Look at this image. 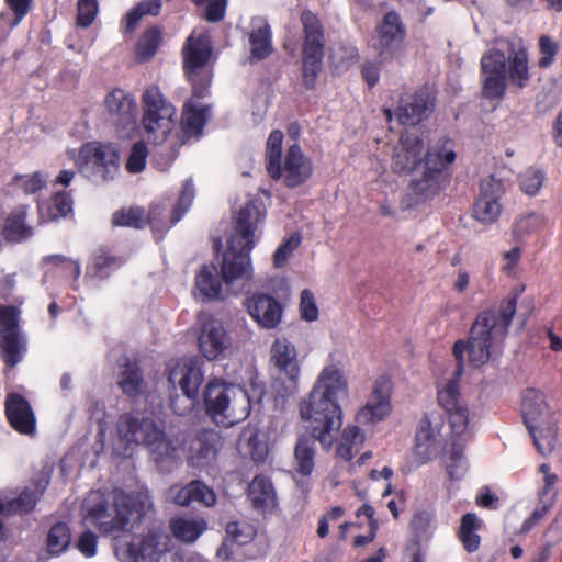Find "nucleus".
Listing matches in <instances>:
<instances>
[{
	"mask_svg": "<svg viewBox=\"0 0 562 562\" xmlns=\"http://www.w3.org/2000/svg\"><path fill=\"white\" fill-rule=\"evenodd\" d=\"M456 159L452 138L441 136L425 151L424 139L419 135L404 132L394 147L392 169L396 173L413 172L411 191L419 200H426L437 195L449 183Z\"/></svg>",
	"mask_w": 562,
	"mask_h": 562,
	"instance_id": "f257e3e1",
	"label": "nucleus"
},
{
	"mask_svg": "<svg viewBox=\"0 0 562 562\" xmlns=\"http://www.w3.org/2000/svg\"><path fill=\"white\" fill-rule=\"evenodd\" d=\"M145 106L142 124L150 142L160 145L154 155L153 164L159 170L170 167L177 157L178 148L191 137L199 138L211 116V108L200 106L192 98L183 108L182 136L173 134L176 108L169 103L156 86L148 87L143 93Z\"/></svg>",
	"mask_w": 562,
	"mask_h": 562,
	"instance_id": "f03ea898",
	"label": "nucleus"
},
{
	"mask_svg": "<svg viewBox=\"0 0 562 562\" xmlns=\"http://www.w3.org/2000/svg\"><path fill=\"white\" fill-rule=\"evenodd\" d=\"M522 291L524 288L514 289L498 307L479 313L471 326L468 340L454 342L453 356L458 362L457 376L463 372L464 353L468 355L469 363L475 368L497 359L503 353L508 328L516 314L517 301Z\"/></svg>",
	"mask_w": 562,
	"mask_h": 562,
	"instance_id": "7ed1b4c3",
	"label": "nucleus"
},
{
	"mask_svg": "<svg viewBox=\"0 0 562 562\" xmlns=\"http://www.w3.org/2000/svg\"><path fill=\"white\" fill-rule=\"evenodd\" d=\"M151 507L153 502L146 488L133 493L114 488L110 497L93 491L85 501L83 519L106 536L132 528Z\"/></svg>",
	"mask_w": 562,
	"mask_h": 562,
	"instance_id": "20e7f679",
	"label": "nucleus"
},
{
	"mask_svg": "<svg viewBox=\"0 0 562 562\" xmlns=\"http://www.w3.org/2000/svg\"><path fill=\"white\" fill-rule=\"evenodd\" d=\"M266 211L260 200H250L236 214L235 225L227 250L221 265L226 285L237 280H249L252 276L250 252L257 243V231L263 222Z\"/></svg>",
	"mask_w": 562,
	"mask_h": 562,
	"instance_id": "39448f33",
	"label": "nucleus"
},
{
	"mask_svg": "<svg viewBox=\"0 0 562 562\" xmlns=\"http://www.w3.org/2000/svg\"><path fill=\"white\" fill-rule=\"evenodd\" d=\"M527 48L522 42L508 41L507 54L492 48L481 58L482 94L490 100H501L507 83L525 88L530 79Z\"/></svg>",
	"mask_w": 562,
	"mask_h": 562,
	"instance_id": "423d86ee",
	"label": "nucleus"
},
{
	"mask_svg": "<svg viewBox=\"0 0 562 562\" xmlns=\"http://www.w3.org/2000/svg\"><path fill=\"white\" fill-rule=\"evenodd\" d=\"M116 429L122 441L144 445L151 459L161 467L178 462L184 453L186 439L182 436H168L151 418L123 414Z\"/></svg>",
	"mask_w": 562,
	"mask_h": 562,
	"instance_id": "0eeeda50",
	"label": "nucleus"
},
{
	"mask_svg": "<svg viewBox=\"0 0 562 562\" xmlns=\"http://www.w3.org/2000/svg\"><path fill=\"white\" fill-rule=\"evenodd\" d=\"M318 375V442L324 448L331 447L342 426V409L339 404L348 395V381L344 366L330 355Z\"/></svg>",
	"mask_w": 562,
	"mask_h": 562,
	"instance_id": "6e6552de",
	"label": "nucleus"
},
{
	"mask_svg": "<svg viewBox=\"0 0 562 562\" xmlns=\"http://www.w3.org/2000/svg\"><path fill=\"white\" fill-rule=\"evenodd\" d=\"M205 412L218 426L232 427L245 420L251 411L248 393L223 379H211L204 392Z\"/></svg>",
	"mask_w": 562,
	"mask_h": 562,
	"instance_id": "1a4fd4ad",
	"label": "nucleus"
},
{
	"mask_svg": "<svg viewBox=\"0 0 562 562\" xmlns=\"http://www.w3.org/2000/svg\"><path fill=\"white\" fill-rule=\"evenodd\" d=\"M283 133L274 130L266 144V161L269 176L276 180L283 178L288 187L301 184L310 175V168L297 144L289 147L284 165L281 164Z\"/></svg>",
	"mask_w": 562,
	"mask_h": 562,
	"instance_id": "9d476101",
	"label": "nucleus"
},
{
	"mask_svg": "<svg viewBox=\"0 0 562 562\" xmlns=\"http://www.w3.org/2000/svg\"><path fill=\"white\" fill-rule=\"evenodd\" d=\"M212 43L207 32H193L183 48V68L193 88L194 98H203L212 81L210 59Z\"/></svg>",
	"mask_w": 562,
	"mask_h": 562,
	"instance_id": "9b49d317",
	"label": "nucleus"
},
{
	"mask_svg": "<svg viewBox=\"0 0 562 562\" xmlns=\"http://www.w3.org/2000/svg\"><path fill=\"white\" fill-rule=\"evenodd\" d=\"M76 165L90 179L112 180L120 170L119 148L111 143H87L81 146Z\"/></svg>",
	"mask_w": 562,
	"mask_h": 562,
	"instance_id": "f8f14e48",
	"label": "nucleus"
},
{
	"mask_svg": "<svg viewBox=\"0 0 562 562\" xmlns=\"http://www.w3.org/2000/svg\"><path fill=\"white\" fill-rule=\"evenodd\" d=\"M168 536L149 531L144 537L121 535L114 538L113 547L116 558L121 562H159L169 551Z\"/></svg>",
	"mask_w": 562,
	"mask_h": 562,
	"instance_id": "ddd939ff",
	"label": "nucleus"
},
{
	"mask_svg": "<svg viewBox=\"0 0 562 562\" xmlns=\"http://www.w3.org/2000/svg\"><path fill=\"white\" fill-rule=\"evenodd\" d=\"M438 402L448 416L453 441H468L471 437L472 425L469 409L460 397L456 380H450L438 391Z\"/></svg>",
	"mask_w": 562,
	"mask_h": 562,
	"instance_id": "4468645a",
	"label": "nucleus"
},
{
	"mask_svg": "<svg viewBox=\"0 0 562 562\" xmlns=\"http://www.w3.org/2000/svg\"><path fill=\"white\" fill-rule=\"evenodd\" d=\"M169 382L175 385L177 382L186 395V404L180 407L178 405L179 397H172L170 406L177 415H184L193 407V402L199 394L201 384L204 381V371L202 363L198 359H190L182 363H178L169 372Z\"/></svg>",
	"mask_w": 562,
	"mask_h": 562,
	"instance_id": "2eb2a0df",
	"label": "nucleus"
},
{
	"mask_svg": "<svg viewBox=\"0 0 562 562\" xmlns=\"http://www.w3.org/2000/svg\"><path fill=\"white\" fill-rule=\"evenodd\" d=\"M52 469L44 468L36 474L31 486L25 487L18 496L8 497L0 495V540L5 539L2 517L26 514L34 509L36 502L45 492L50 481Z\"/></svg>",
	"mask_w": 562,
	"mask_h": 562,
	"instance_id": "dca6fc26",
	"label": "nucleus"
},
{
	"mask_svg": "<svg viewBox=\"0 0 562 562\" xmlns=\"http://www.w3.org/2000/svg\"><path fill=\"white\" fill-rule=\"evenodd\" d=\"M315 386L311 390L307 400L303 401L300 406L301 418L308 422L306 434H301L295 447L296 470L302 475H310L314 470V445L316 442V426L313 417L316 414L314 394Z\"/></svg>",
	"mask_w": 562,
	"mask_h": 562,
	"instance_id": "f3484780",
	"label": "nucleus"
},
{
	"mask_svg": "<svg viewBox=\"0 0 562 562\" xmlns=\"http://www.w3.org/2000/svg\"><path fill=\"white\" fill-rule=\"evenodd\" d=\"M109 120L122 137H131L136 130L137 103L135 98L122 89H114L104 99Z\"/></svg>",
	"mask_w": 562,
	"mask_h": 562,
	"instance_id": "a211bd4d",
	"label": "nucleus"
},
{
	"mask_svg": "<svg viewBox=\"0 0 562 562\" xmlns=\"http://www.w3.org/2000/svg\"><path fill=\"white\" fill-rule=\"evenodd\" d=\"M0 347L4 361L15 366L26 350V344L19 330V311L0 305Z\"/></svg>",
	"mask_w": 562,
	"mask_h": 562,
	"instance_id": "6ab92c4d",
	"label": "nucleus"
},
{
	"mask_svg": "<svg viewBox=\"0 0 562 562\" xmlns=\"http://www.w3.org/2000/svg\"><path fill=\"white\" fill-rule=\"evenodd\" d=\"M505 193L504 182L490 175L480 182V193L473 205V216L483 224H493L499 217L503 205L501 200Z\"/></svg>",
	"mask_w": 562,
	"mask_h": 562,
	"instance_id": "aec40b11",
	"label": "nucleus"
},
{
	"mask_svg": "<svg viewBox=\"0 0 562 562\" xmlns=\"http://www.w3.org/2000/svg\"><path fill=\"white\" fill-rule=\"evenodd\" d=\"M391 391L392 383L390 378L386 375L379 376L373 384L366 405L358 411L356 420L361 425H369L385 419L392 409Z\"/></svg>",
	"mask_w": 562,
	"mask_h": 562,
	"instance_id": "412c9836",
	"label": "nucleus"
},
{
	"mask_svg": "<svg viewBox=\"0 0 562 562\" xmlns=\"http://www.w3.org/2000/svg\"><path fill=\"white\" fill-rule=\"evenodd\" d=\"M229 346L231 337L222 322L214 317H207L201 323L198 347L204 358L216 360Z\"/></svg>",
	"mask_w": 562,
	"mask_h": 562,
	"instance_id": "4be33fe9",
	"label": "nucleus"
},
{
	"mask_svg": "<svg viewBox=\"0 0 562 562\" xmlns=\"http://www.w3.org/2000/svg\"><path fill=\"white\" fill-rule=\"evenodd\" d=\"M435 100L427 89L401 97L395 115L403 125H416L434 110Z\"/></svg>",
	"mask_w": 562,
	"mask_h": 562,
	"instance_id": "5701e85b",
	"label": "nucleus"
},
{
	"mask_svg": "<svg viewBox=\"0 0 562 562\" xmlns=\"http://www.w3.org/2000/svg\"><path fill=\"white\" fill-rule=\"evenodd\" d=\"M194 199V187L191 179L186 180L183 183L181 193L179 195V199L173 207V212L170 218V222L168 224H165L161 222V216L164 213L162 207L159 205H155L149 214H148V222L151 225L155 238L157 240L161 239L164 237V234L176 223H178L182 216L187 213V211L190 209L192 202Z\"/></svg>",
	"mask_w": 562,
	"mask_h": 562,
	"instance_id": "b1692460",
	"label": "nucleus"
},
{
	"mask_svg": "<svg viewBox=\"0 0 562 562\" xmlns=\"http://www.w3.org/2000/svg\"><path fill=\"white\" fill-rule=\"evenodd\" d=\"M305 40L303 43L302 75L307 88L316 86V15L305 11L301 16Z\"/></svg>",
	"mask_w": 562,
	"mask_h": 562,
	"instance_id": "393cba45",
	"label": "nucleus"
},
{
	"mask_svg": "<svg viewBox=\"0 0 562 562\" xmlns=\"http://www.w3.org/2000/svg\"><path fill=\"white\" fill-rule=\"evenodd\" d=\"M404 26L400 15L387 12L378 30V37L374 48L378 50L380 61L390 58L404 38Z\"/></svg>",
	"mask_w": 562,
	"mask_h": 562,
	"instance_id": "a878e982",
	"label": "nucleus"
},
{
	"mask_svg": "<svg viewBox=\"0 0 562 562\" xmlns=\"http://www.w3.org/2000/svg\"><path fill=\"white\" fill-rule=\"evenodd\" d=\"M220 448V434L212 429H203L190 440L188 461L193 467L204 468L216 458Z\"/></svg>",
	"mask_w": 562,
	"mask_h": 562,
	"instance_id": "bb28decb",
	"label": "nucleus"
},
{
	"mask_svg": "<svg viewBox=\"0 0 562 562\" xmlns=\"http://www.w3.org/2000/svg\"><path fill=\"white\" fill-rule=\"evenodd\" d=\"M5 413L13 429L26 436L36 432V418L30 403L20 394L11 393L5 400Z\"/></svg>",
	"mask_w": 562,
	"mask_h": 562,
	"instance_id": "cd10ccee",
	"label": "nucleus"
},
{
	"mask_svg": "<svg viewBox=\"0 0 562 562\" xmlns=\"http://www.w3.org/2000/svg\"><path fill=\"white\" fill-rule=\"evenodd\" d=\"M250 316L265 328H274L282 317V307L277 300L266 294H254L246 302Z\"/></svg>",
	"mask_w": 562,
	"mask_h": 562,
	"instance_id": "c85d7f7f",
	"label": "nucleus"
},
{
	"mask_svg": "<svg viewBox=\"0 0 562 562\" xmlns=\"http://www.w3.org/2000/svg\"><path fill=\"white\" fill-rule=\"evenodd\" d=\"M248 38L250 45L249 61L251 64L271 55L273 50L272 32L265 18L255 16L251 19Z\"/></svg>",
	"mask_w": 562,
	"mask_h": 562,
	"instance_id": "c756f323",
	"label": "nucleus"
},
{
	"mask_svg": "<svg viewBox=\"0 0 562 562\" xmlns=\"http://www.w3.org/2000/svg\"><path fill=\"white\" fill-rule=\"evenodd\" d=\"M193 294L202 302L224 299L223 283L214 267L203 266L196 273Z\"/></svg>",
	"mask_w": 562,
	"mask_h": 562,
	"instance_id": "7c9ffc66",
	"label": "nucleus"
},
{
	"mask_svg": "<svg viewBox=\"0 0 562 562\" xmlns=\"http://www.w3.org/2000/svg\"><path fill=\"white\" fill-rule=\"evenodd\" d=\"M521 412L527 428L553 419L546 404L544 395L535 389H528L524 392Z\"/></svg>",
	"mask_w": 562,
	"mask_h": 562,
	"instance_id": "2f4dec72",
	"label": "nucleus"
},
{
	"mask_svg": "<svg viewBox=\"0 0 562 562\" xmlns=\"http://www.w3.org/2000/svg\"><path fill=\"white\" fill-rule=\"evenodd\" d=\"M170 495L180 506H188L193 502L213 506L216 502L214 491L200 481H193L181 488L173 487L170 490Z\"/></svg>",
	"mask_w": 562,
	"mask_h": 562,
	"instance_id": "473e14b6",
	"label": "nucleus"
},
{
	"mask_svg": "<svg viewBox=\"0 0 562 562\" xmlns=\"http://www.w3.org/2000/svg\"><path fill=\"white\" fill-rule=\"evenodd\" d=\"M296 356L295 347L286 338L282 337L274 340L271 347V359L290 380H295L299 375Z\"/></svg>",
	"mask_w": 562,
	"mask_h": 562,
	"instance_id": "72a5a7b5",
	"label": "nucleus"
},
{
	"mask_svg": "<svg viewBox=\"0 0 562 562\" xmlns=\"http://www.w3.org/2000/svg\"><path fill=\"white\" fill-rule=\"evenodd\" d=\"M437 435L438 429L432 427L427 416L424 417L419 423L415 438V454L420 463H426L435 454Z\"/></svg>",
	"mask_w": 562,
	"mask_h": 562,
	"instance_id": "f704fd0d",
	"label": "nucleus"
},
{
	"mask_svg": "<svg viewBox=\"0 0 562 562\" xmlns=\"http://www.w3.org/2000/svg\"><path fill=\"white\" fill-rule=\"evenodd\" d=\"M204 518L179 516L170 521L172 535L182 542L192 543L206 530Z\"/></svg>",
	"mask_w": 562,
	"mask_h": 562,
	"instance_id": "c9c22d12",
	"label": "nucleus"
},
{
	"mask_svg": "<svg viewBox=\"0 0 562 562\" xmlns=\"http://www.w3.org/2000/svg\"><path fill=\"white\" fill-rule=\"evenodd\" d=\"M117 384L122 392L132 398L144 394L146 389L139 366L131 361L122 364Z\"/></svg>",
	"mask_w": 562,
	"mask_h": 562,
	"instance_id": "e433bc0d",
	"label": "nucleus"
},
{
	"mask_svg": "<svg viewBox=\"0 0 562 562\" xmlns=\"http://www.w3.org/2000/svg\"><path fill=\"white\" fill-rule=\"evenodd\" d=\"M27 209H14L5 220L3 235L9 241L20 243L33 235V228L26 223Z\"/></svg>",
	"mask_w": 562,
	"mask_h": 562,
	"instance_id": "4c0bfd02",
	"label": "nucleus"
},
{
	"mask_svg": "<svg viewBox=\"0 0 562 562\" xmlns=\"http://www.w3.org/2000/svg\"><path fill=\"white\" fill-rule=\"evenodd\" d=\"M251 460L257 464H262L267 461L269 456L268 437L266 434L259 431L257 428H245L239 437Z\"/></svg>",
	"mask_w": 562,
	"mask_h": 562,
	"instance_id": "58836bf2",
	"label": "nucleus"
},
{
	"mask_svg": "<svg viewBox=\"0 0 562 562\" xmlns=\"http://www.w3.org/2000/svg\"><path fill=\"white\" fill-rule=\"evenodd\" d=\"M248 496L252 505L261 510L273 508L277 496L272 483L265 476H256L248 486Z\"/></svg>",
	"mask_w": 562,
	"mask_h": 562,
	"instance_id": "ea45409f",
	"label": "nucleus"
},
{
	"mask_svg": "<svg viewBox=\"0 0 562 562\" xmlns=\"http://www.w3.org/2000/svg\"><path fill=\"white\" fill-rule=\"evenodd\" d=\"M328 52L329 65L337 74L345 72L358 60V49L345 41L334 43Z\"/></svg>",
	"mask_w": 562,
	"mask_h": 562,
	"instance_id": "a19ab883",
	"label": "nucleus"
},
{
	"mask_svg": "<svg viewBox=\"0 0 562 562\" xmlns=\"http://www.w3.org/2000/svg\"><path fill=\"white\" fill-rule=\"evenodd\" d=\"M528 430L539 453L546 456L553 451L558 431L554 419H548V422H543L540 425L529 426Z\"/></svg>",
	"mask_w": 562,
	"mask_h": 562,
	"instance_id": "79ce46f5",
	"label": "nucleus"
},
{
	"mask_svg": "<svg viewBox=\"0 0 562 562\" xmlns=\"http://www.w3.org/2000/svg\"><path fill=\"white\" fill-rule=\"evenodd\" d=\"M443 462L451 481L463 479L469 468L464 456V442L452 441L450 449L445 453Z\"/></svg>",
	"mask_w": 562,
	"mask_h": 562,
	"instance_id": "37998d69",
	"label": "nucleus"
},
{
	"mask_svg": "<svg viewBox=\"0 0 562 562\" xmlns=\"http://www.w3.org/2000/svg\"><path fill=\"white\" fill-rule=\"evenodd\" d=\"M481 527V520L474 513H467L461 518L459 527V539L469 553L475 552L480 548L481 537L477 530Z\"/></svg>",
	"mask_w": 562,
	"mask_h": 562,
	"instance_id": "c03bdc74",
	"label": "nucleus"
},
{
	"mask_svg": "<svg viewBox=\"0 0 562 562\" xmlns=\"http://www.w3.org/2000/svg\"><path fill=\"white\" fill-rule=\"evenodd\" d=\"M43 263L52 266L44 276V282L48 278V273H57L65 279H72L75 282L78 281L81 276V267L79 261L67 258L61 255H52L43 258Z\"/></svg>",
	"mask_w": 562,
	"mask_h": 562,
	"instance_id": "a18cd8bd",
	"label": "nucleus"
},
{
	"mask_svg": "<svg viewBox=\"0 0 562 562\" xmlns=\"http://www.w3.org/2000/svg\"><path fill=\"white\" fill-rule=\"evenodd\" d=\"M121 266V261L103 250L95 252L87 267L86 278L103 280Z\"/></svg>",
	"mask_w": 562,
	"mask_h": 562,
	"instance_id": "49530a36",
	"label": "nucleus"
},
{
	"mask_svg": "<svg viewBox=\"0 0 562 562\" xmlns=\"http://www.w3.org/2000/svg\"><path fill=\"white\" fill-rule=\"evenodd\" d=\"M38 210L45 221L65 217L72 211V199L68 192H57L49 202L40 204Z\"/></svg>",
	"mask_w": 562,
	"mask_h": 562,
	"instance_id": "de8ad7c7",
	"label": "nucleus"
},
{
	"mask_svg": "<svg viewBox=\"0 0 562 562\" xmlns=\"http://www.w3.org/2000/svg\"><path fill=\"white\" fill-rule=\"evenodd\" d=\"M71 543V530L66 522H57L47 533L46 547L50 555H59L67 551Z\"/></svg>",
	"mask_w": 562,
	"mask_h": 562,
	"instance_id": "09e8293b",
	"label": "nucleus"
},
{
	"mask_svg": "<svg viewBox=\"0 0 562 562\" xmlns=\"http://www.w3.org/2000/svg\"><path fill=\"white\" fill-rule=\"evenodd\" d=\"M161 42V32L158 27L147 30L138 40L136 55L139 60L145 61L151 58L158 50Z\"/></svg>",
	"mask_w": 562,
	"mask_h": 562,
	"instance_id": "8fccbe9b",
	"label": "nucleus"
},
{
	"mask_svg": "<svg viewBox=\"0 0 562 562\" xmlns=\"http://www.w3.org/2000/svg\"><path fill=\"white\" fill-rule=\"evenodd\" d=\"M33 0H5L7 5L13 13L11 18L10 13H2L0 21L3 24H8L9 29H14L29 13Z\"/></svg>",
	"mask_w": 562,
	"mask_h": 562,
	"instance_id": "3c124183",
	"label": "nucleus"
},
{
	"mask_svg": "<svg viewBox=\"0 0 562 562\" xmlns=\"http://www.w3.org/2000/svg\"><path fill=\"white\" fill-rule=\"evenodd\" d=\"M148 158V148L143 140L136 142L128 154L126 160V170L130 173H139L142 172L147 164Z\"/></svg>",
	"mask_w": 562,
	"mask_h": 562,
	"instance_id": "603ef678",
	"label": "nucleus"
},
{
	"mask_svg": "<svg viewBox=\"0 0 562 562\" xmlns=\"http://www.w3.org/2000/svg\"><path fill=\"white\" fill-rule=\"evenodd\" d=\"M543 224L544 218L541 214L529 213L517 220L513 229V234L516 239H521L525 236L538 231Z\"/></svg>",
	"mask_w": 562,
	"mask_h": 562,
	"instance_id": "864d4df0",
	"label": "nucleus"
},
{
	"mask_svg": "<svg viewBox=\"0 0 562 562\" xmlns=\"http://www.w3.org/2000/svg\"><path fill=\"white\" fill-rule=\"evenodd\" d=\"M544 181V172L540 169L529 168L519 176L520 189L528 195H536Z\"/></svg>",
	"mask_w": 562,
	"mask_h": 562,
	"instance_id": "5fc2aeb1",
	"label": "nucleus"
},
{
	"mask_svg": "<svg viewBox=\"0 0 562 562\" xmlns=\"http://www.w3.org/2000/svg\"><path fill=\"white\" fill-rule=\"evenodd\" d=\"M112 221L117 226L142 228L145 224L144 211L139 207L123 209L114 213Z\"/></svg>",
	"mask_w": 562,
	"mask_h": 562,
	"instance_id": "6e6d98bb",
	"label": "nucleus"
},
{
	"mask_svg": "<svg viewBox=\"0 0 562 562\" xmlns=\"http://www.w3.org/2000/svg\"><path fill=\"white\" fill-rule=\"evenodd\" d=\"M300 244H301V237L297 234H293L289 238H286L276 249V251L273 254V266L276 268L284 267L288 263L293 251L299 247Z\"/></svg>",
	"mask_w": 562,
	"mask_h": 562,
	"instance_id": "4d7b16f0",
	"label": "nucleus"
},
{
	"mask_svg": "<svg viewBox=\"0 0 562 562\" xmlns=\"http://www.w3.org/2000/svg\"><path fill=\"white\" fill-rule=\"evenodd\" d=\"M77 24L80 27L90 26L99 12L98 0H79L77 4Z\"/></svg>",
	"mask_w": 562,
	"mask_h": 562,
	"instance_id": "13d9d810",
	"label": "nucleus"
},
{
	"mask_svg": "<svg viewBox=\"0 0 562 562\" xmlns=\"http://www.w3.org/2000/svg\"><path fill=\"white\" fill-rule=\"evenodd\" d=\"M435 513L431 510H419L412 519V528L419 536H429L435 528Z\"/></svg>",
	"mask_w": 562,
	"mask_h": 562,
	"instance_id": "bf43d9fd",
	"label": "nucleus"
},
{
	"mask_svg": "<svg viewBox=\"0 0 562 562\" xmlns=\"http://www.w3.org/2000/svg\"><path fill=\"white\" fill-rule=\"evenodd\" d=\"M558 43L554 42L550 36L542 35L540 37L539 49L541 57L538 61L540 68H548L553 64L558 53Z\"/></svg>",
	"mask_w": 562,
	"mask_h": 562,
	"instance_id": "052dcab7",
	"label": "nucleus"
},
{
	"mask_svg": "<svg viewBox=\"0 0 562 562\" xmlns=\"http://www.w3.org/2000/svg\"><path fill=\"white\" fill-rule=\"evenodd\" d=\"M75 547L85 558H93L98 552V536L87 530L79 536Z\"/></svg>",
	"mask_w": 562,
	"mask_h": 562,
	"instance_id": "680f3d73",
	"label": "nucleus"
},
{
	"mask_svg": "<svg viewBox=\"0 0 562 562\" xmlns=\"http://www.w3.org/2000/svg\"><path fill=\"white\" fill-rule=\"evenodd\" d=\"M14 180L27 194L36 193L45 184V178L40 172H35L31 176H16Z\"/></svg>",
	"mask_w": 562,
	"mask_h": 562,
	"instance_id": "e2e57ef3",
	"label": "nucleus"
},
{
	"mask_svg": "<svg viewBox=\"0 0 562 562\" xmlns=\"http://www.w3.org/2000/svg\"><path fill=\"white\" fill-rule=\"evenodd\" d=\"M300 312L302 318L306 321L316 319V302L313 292L308 289L301 293Z\"/></svg>",
	"mask_w": 562,
	"mask_h": 562,
	"instance_id": "0e129e2a",
	"label": "nucleus"
},
{
	"mask_svg": "<svg viewBox=\"0 0 562 562\" xmlns=\"http://www.w3.org/2000/svg\"><path fill=\"white\" fill-rule=\"evenodd\" d=\"M227 0H209L204 16L209 22H220L225 16Z\"/></svg>",
	"mask_w": 562,
	"mask_h": 562,
	"instance_id": "69168bd1",
	"label": "nucleus"
},
{
	"mask_svg": "<svg viewBox=\"0 0 562 562\" xmlns=\"http://www.w3.org/2000/svg\"><path fill=\"white\" fill-rule=\"evenodd\" d=\"M551 503H542L522 522L520 533H528L550 510Z\"/></svg>",
	"mask_w": 562,
	"mask_h": 562,
	"instance_id": "338daca9",
	"label": "nucleus"
},
{
	"mask_svg": "<svg viewBox=\"0 0 562 562\" xmlns=\"http://www.w3.org/2000/svg\"><path fill=\"white\" fill-rule=\"evenodd\" d=\"M380 63L366 61L362 64L361 74L369 87H373L380 79Z\"/></svg>",
	"mask_w": 562,
	"mask_h": 562,
	"instance_id": "774afa93",
	"label": "nucleus"
}]
</instances>
